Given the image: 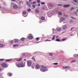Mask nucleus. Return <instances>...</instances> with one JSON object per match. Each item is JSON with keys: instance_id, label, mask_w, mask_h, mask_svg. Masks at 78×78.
Wrapping results in <instances>:
<instances>
[{"instance_id": "11", "label": "nucleus", "mask_w": 78, "mask_h": 78, "mask_svg": "<svg viewBox=\"0 0 78 78\" xmlns=\"http://www.w3.org/2000/svg\"><path fill=\"white\" fill-rule=\"evenodd\" d=\"M61 30V28H58L57 29V31H60Z\"/></svg>"}, {"instance_id": "22", "label": "nucleus", "mask_w": 78, "mask_h": 78, "mask_svg": "<svg viewBox=\"0 0 78 78\" xmlns=\"http://www.w3.org/2000/svg\"><path fill=\"white\" fill-rule=\"evenodd\" d=\"M49 6L51 7H53V5H52V4L51 3H49Z\"/></svg>"}, {"instance_id": "27", "label": "nucleus", "mask_w": 78, "mask_h": 78, "mask_svg": "<svg viewBox=\"0 0 78 78\" xmlns=\"http://www.w3.org/2000/svg\"><path fill=\"white\" fill-rule=\"evenodd\" d=\"M67 39L66 38H64L62 40V41H66Z\"/></svg>"}, {"instance_id": "15", "label": "nucleus", "mask_w": 78, "mask_h": 78, "mask_svg": "<svg viewBox=\"0 0 78 78\" xmlns=\"http://www.w3.org/2000/svg\"><path fill=\"white\" fill-rule=\"evenodd\" d=\"M66 28H67V26H63V30H65V29H66Z\"/></svg>"}, {"instance_id": "38", "label": "nucleus", "mask_w": 78, "mask_h": 78, "mask_svg": "<svg viewBox=\"0 0 78 78\" xmlns=\"http://www.w3.org/2000/svg\"><path fill=\"white\" fill-rule=\"evenodd\" d=\"M33 7L34 8H36V7L35 6V5H33Z\"/></svg>"}, {"instance_id": "10", "label": "nucleus", "mask_w": 78, "mask_h": 78, "mask_svg": "<svg viewBox=\"0 0 78 78\" xmlns=\"http://www.w3.org/2000/svg\"><path fill=\"white\" fill-rule=\"evenodd\" d=\"M3 47H4V44H0V47L2 48Z\"/></svg>"}, {"instance_id": "23", "label": "nucleus", "mask_w": 78, "mask_h": 78, "mask_svg": "<svg viewBox=\"0 0 78 78\" xmlns=\"http://www.w3.org/2000/svg\"><path fill=\"white\" fill-rule=\"evenodd\" d=\"M23 14H27V12H26V11H24L23 12Z\"/></svg>"}, {"instance_id": "30", "label": "nucleus", "mask_w": 78, "mask_h": 78, "mask_svg": "<svg viewBox=\"0 0 78 78\" xmlns=\"http://www.w3.org/2000/svg\"><path fill=\"white\" fill-rule=\"evenodd\" d=\"M36 40L38 41L39 40V37H37L36 38Z\"/></svg>"}, {"instance_id": "16", "label": "nucleus", "mask_w": 78, "mask_h": 78, "mask_svg": "<svg viewBox=\"0 0 78 78\" xmlns=\"http://www.w3.org/2000/svg\"><path fill=\"white\" fill-rule=\"evenodd\" d=\"M11 61L10 59H7L5 61H6V62H9V61Z\"/></svg>"}, {"instance_id": "20", "label": "nucleus", "mask_w": 78, "mask_h": 78, "mask_svg": "<svg viewBox=\"0 0 78 78\" xmlns=\"http://www.w3.org/2000/svg\"><path fill=\"white\" fill-rule=\"evenodd\" d=\"M19 46V45L18 44H15L13 45V47H18Z\"/></svg>"}, {"instance_id": "42", "label": "nucleus", "mask_w": 78, "mask_h": 78, "mask_svg": "<svg viewBox=\"0 0 78 78\" xmlns=\"http://www.w3.org/2000/svg\"><path fill=\"white\" fill-rule=\"evenodd\" d=\"M29 1L30 3H31V2H32V0H29Z\"/></svg>"}, {"instance_id": "28", "label": "nucleus", "mask_w": 78, "mask_h": 78, "mask_svg": "<svg viewBox=\"0 0 78 78\" xmlns=\"http://www.w3.org/2000/svg\"><path fill=\"white\" fill-rule=\"evenodd\" d=\"M74 57H75V58H76L77 57V54H75L74 55Z\"/></svg>"}, {"instance_id": "45", "label": "nucleus", "mask_w": 78, "mask_h": 78, "mask_svg": "<svg viewBox=\"0 0 78 78\" xmlns=\"http://www.w3.org/2000/svg\"><path fill=\"white\" fill-rule=\"evenodd\" d=\"M63 69H66V67H65V66H63Z\"/></svg>"}, {"instance_id": "8", "label": "nucleus", "mask_w": 78, "mask_h": 78, "mask_svg": "<svg viewBox=\"0 0 78 78\" xmlns=\"http://www.w3.org/2000/svg\"><path fill=\"white\" fill-rule=\"evenodd\" d=\"M26 4L27 5H28V6L29 7H31V5L30 3H29V2H26Z\"/></svg>"}, {"instance_id": "40", "label": "nucleus", "mask_w": 78, "mask_h": 78, "mask_svg": "<svg viewBox=\"0 0 78 78\" xmlns=\"http://www.w3.org/2000/svg\"><path fill=\"white\" fill-rule=\"evenodd\" d=\"M63 16H65V17H67V15H66L65 14L63 15Z\"/></svg>"}, {"instance_id": "17", "label": "nucleus", "mask_w": 78, "mask_h": 78, "mask_svg": "<svg viewBox=\"0 0 78 78\" xmlns=\"http://www.w3.org/2000/svg\"><path fill=\"white\" fill-rule=\"evenodd\" d=\"M58 14L59 15H60V16H61V15H62V12H59L58 13Z\"/></svg>"}, {"instance_id": "55", "label": "nucleus", "mask_w": 78, "mask_h": 78, "mask_svg": "<svg viewBox=\"0 0 78 78\" xmlns=\"http://www.w3.org/2000/svg\"><path fill=\"white\" fill-rule=\"evenodd\" d=\"M73 28H71V30H72L73 29Z\"/></svg>"}, {"instance_id": "53", "label": "nucleus", "mask_w": 78, "mask_h": 78, "mask_svg": "<svg viewBox=\"0 0 78 78\" xmlns=\"http://www.w3.org/2000/svg\"><path fill=\"white\" fill-rule=\"evenodd\" d=\"M34 3H35V2H33V4H34Z\"/></svg>"}, {"instance_id": "39", "label": "nucleus", "mask_w": 78, "mask_h": 78, "mask_svg": "<svg viewBox=\"0 0 78 78\" xmlns=\"http://www.w3.org/2000/svg\"><path fill=\"white\" fill-rule=\"evenodd\" d=\"M40 2L41 1L39 0L37 1V2H38V3H40Z\"/></svg>"}, {"instance_id": "26", "label": "nucleus", "mask_w": 78, "mask_h": 78, "mask_svg": "<svg viewBox=\"0 0 78 78\" xmlns=\"http://www.w3.org/2000/svg\"><path fill=\"white\" fill-rule=\"evenodd\" d=\"M73 13H74V14H75V15H77L78 14V13H77V12H74Z\"/></svg>"}, {"instance_id": "50", "label": "nucleus", "mask_w": 78, "mask_h": 78, "mask_svg": "<svg viewBox=\"0 0 78 78\" xmlns=\"http://www.w3.org/2000/svg\"><path fill=\"white\" fill-rule=\"evenodd\" d=\"M58 37H59V36H56V38H58Z\"/></svg>"}, {"instance_id": "18", "label": "nucleus", "mask_w": 78, "mask_h": 78, "mask_svg": "<svg viewBox=\"0 0 78 78\" xmlns=\"http://www.w3.org/2000/svg\"><path fill=\"white\" fill-rule=\"evenodd\" d=\"M32 59H33V60H34V62H36V60H35V58H34V57H32Z\"/></svg>"}, {"instance_id": "32", "label": "nucleus", "mask_w": 78, "mask_h": 78, "mask_svg": "<svg viewBox=\"0 0 78 78\" xmlns=\"http://www.w3.org/2000/svg\"><path fill=\"white\" fill-rule=\"evenodd\" d=\"M76 61V60H73L71 61V62H75Z\"/></svg>"}, {"instance_id": "60", "label": "nucleus", "mask_w": 78, "mask_h": 78, "mask_svg": "<svg viewBox=\"0 0 78 78\" xmlns=\"http://www.w3.org/2000/svg\"><path fill=\"white\" fill-rule=\"evenodd\" d=\"M38 42H37V43H38Z\"/></svg>"}, {"instance_id": "35", "label": "nucleus", "mask_w": 78, "mask_h": 78, "mask_svg": "<svg viewBox=\"0 0 78 78\" xmlns=\"http://www.w3.org/2000/svg\"><path fill=\"white\" fill-rule=\"evenodd\" d=\"M4 60H5V59H3V58L0 59V61H4Z\"/></svg>"}, {"instance_id": "57", "label": "nucleus", "mask_w": 78, "mask_h": 78, "mask_svg": "<svg viewBox=\"0 0 78 78\" xmlns=\"http://www.w3.org/2000/svg\"><path fill=\"white\" fill-rule=\"evenodd\" d=\"M0 71H1V68H0Z\"/></svg>"}, {"instance_id": "9", "label": "nucleus", "mask_w": 78, "mask_h": 78, "mask_svg": "<svg viewBox=\"0 0 78 78\" xmlns=\"http://www.w3.org/2000/svg\"><path fill=\"white\" fill-rule=\"evenodd\" d=\"M66 19L65 18L62 17L61 18L60 20H61V21H64Z\"/></svg>"}, {"instance_id": "19", "label": "nucleus", "mask_w": 78, "mask_h": 78, "mask_svg": "<svg viewBox=\"0 0 78 78\" xmlns=\"http://www.w3.org/2000/svg\"><path fill=\"white\" fill-rule=\"evenodd\" d=\"M35 12L36 13H39V11L38 9L36 10Z\"/></svg>"}, {"instance_id": "21", "label": "nucleus", "mask_w": 78, "mask_h": 78, "mask_svg": "<svg viewBox=\"0 0 78 78\" xmlns=\"http://www.w3.org/2000/svg\"><path fill=\"white\" fill-rule=\"evenodd\" d=\"M56 41H57L58 42H59V41H61V40H59V39L58 38L56 40Z\"/></svg>"}, {"instance_id": "36", "label": "nucleus", "mask_w": 78, "mask_h": 78, "mask_svg": "<svg viewBox=\"0 0 78 78\" xmlns=\"http://www.w3.org/2000/svg\"><path fill=\"white\" fill-rule=\"evenodd\" d=\"M15 42H18V40H16L15 41Z\"/></svg>"}, {"instance_id": "44", "label": "nucleus", "mask_w": 78, "mask_h": 78, "mask_svg": "<svg viewBox=\"0 0 78 78\" xmlns=\"http://www.w3.org/2000/svg\"><path fill=\"white\" fill-rule=\"evenodd\" d=\"M75 9V8H72L71 9V10H72V9Z\"/></svg>"}, {"instance_id": "34", "label": "nucleus", "mask_w": 78, "mask_h": 78, "mask_svg": "<svg viewBox=\"0 0 78 78\" xmlns=\"http://www.w3.org/2000/svg\"><path fill=\"white\" fill-rule=\"evenodd\" d=\"M41 5H45V2H42L41 3Z\"/></svg>"}, {"instance_id": "33", "label": "nucleus", "mask_w": 78, "mask_h": 78, "mask_svg": "<svg viewBox=\"0 0 78 78\" xmlns=\"http://www.w3.org/2000/svg\"><path fill=\"white\" fill-rule=\"evenodd\" d=\"M58 63H54L53 64L54 65H58Z\"/></svg>"}, {"instance_id": "5", "label": "nucleus", "mask_w": 78, "mask_h": 78, "mask_svg": "<svg viewBox=\"0 0 78 78\" xmlns=\"http://www.w3.org/2000/svg\"><path fill=\"white\" fill-rule=\"evenodd\" d=\"M11 8L12 9L13 8H14V9H17V6L16 5H14L13 6L12 5H11Z\"/></svg>"}, {"instance_id": "49", "label": "nucleus", "mask_w": 78, "mask_h": 78, "mask_svg": "<svg viewBox=\"0 0 78 78\" xmlns=\"http://www.w3.org/2000/svg\"><path fill=\"white\" fill-rule=\"evenodd\" d=\"M70 22H73V20H71L70 21Z\"/></svg>"}, {"instance_id": "24", "label": "nucleus", "mask_w": 78, "mask_h": 78, "mask_svg": "<svg viewBox=\"0 0 78 78\" xmlns=\"http://www.w3.org/2000/svg\"><path fill=\"white\" fill-rule=\"evenodd\" d=\"M55 36H56V35L53 36V37L52 38V40H54V39H55Z\"/></svg>"}, {"instance_id": "4", "label": "nucleus", "mask_w": 78, "mask_h": 78, "mask_svg": "<svg viewBox=\"0 0 78 78\" xmlns=\"http://www.w3.org/2000/svg\"><path fill=\"white\" fill-rule=\"evenodd\" d=\"M40 68V65L39 64H36L35 66L36 69H39Z\"/></svg>"}, {"instance_id": "6", "label": "nucleus", "mask_w": 78, "mask_h": 78, "mask_svg": "<svg viewBox=\"0 0 78 78\" xmlns=\"http://www.w3.org/2000/svg\"><path fill=\"white\" fill-rule=\"evenodd\" d=\"M2 67H6L7 65L5 63H3L2 64Z\"/></svg>"}, {"instance_id": "47", "label": "nucleus", "mask_w": 78, "mask_h": 78, "mask_svg": "<svg viewBox=\"0 0 78 78\" xmlns=\"http://www.w3.org/2000/svg\"><path fill=\"white\" fill-rule=\"evenodd\" d=\"M45 41H49V40L47 39L45 40Z\"/></svg>"}, {"instance_id": "43", "label": "nucleus", "mask_w": 78, "mask_h": 78, "mask_svg": "<svg viewBox=\"0 0 78 78\" xmlns=\"http://www.w3.org/2000/svg\"><path fill=\"white\" fill-rule=\"evenodd\" d=\"M58 6H62V5H61V4H58Z\"/></svg>"}, {"instance_id": "41", "label": "nucleus", "mask_w": 78, "mask_h": 78, "mask_svg": "<svg viewBox=\"0 0 78 78\" xmlns=\"http://www.w3.org/2000/svg\"><path fill=\"white\" fill-rule=\"evenodd\" d=\"M73 1H74V2H75L76 3L77 1H76V0H73Z\"/></svg>"}, {"instance_id": "7", "label": "nucleus", "mask_w": 78, "mask_h": 78, "mask_svg": "<svg viewBox=\"0 0 78 78\" xmlns=\"http://www.w3.org/2000/svg\"><path fill=\"white\" fill-rule=\"evenodd\" d=\"M69 5H65L63 6V8H67V7H69Z\"/></svg>"}, {"instance_id": "54", "label": "nucleus", "mask_w": 78, "mask_h": 78, "mask_svg": "<svg viewBox=\"0 0 78 78\" xmlns=\"http://www.w3.org/2000/svg\"><path fill=\"white\" fill-rule=\"evenodd\" d=\"M77 12H78V9H77Z\"/></svg>"}, {"instance_id": "51", "label": "nucleus", "mask_w": 78, "mask_h": 78, "mask_svg": "<svg viewBox=\"0 0 78 78\" xmlns=\"http://www.w3.org/2000/svg\"><path fill=\"white\" fill-rule=\"evenodd\" d=\"M13 2H15L16 0H12Z\"/></svg>"}, {"instance_id": "52", "label": "nucleus", "mask_w": 78, "mask_h": 78, "mask_svg": "<svg viewBox=\"0 0 78 78\" xmlns=\"http://www.w3.org/2000/svg\"><path fill=\"white\" fill-rule=\"evenodd\" d=\"M44 8H45L44 7H43L42 9H44Z\"/></svg>"}, {"instance_id": "46", "label": "nucleus", "mask_w": 78, "mask_h": 78, "mask_svg": "<svg viewBox=\"0 0 78 78\" xmlns=\"http://www.w3.org/2000/svg\"><path fill=\"white\" fill-rule=\"evenodd\" d=\"M40 4H39L38 5V7H39V6H40Z\"/></svg>"}, {"instance_id": "29", "label": "nucleus", "mask_w": 78, "mask_h": 78, "mask_svg": "<svg viewBox=\"0 0 78 78\" xmlns=\"http://www.w3.org/2000/svg\"><path fill=\"white\" fill-rule=\"evenodd\" d=\"M66 69H70V67L69 66H66Z\"/></svg>"}, {"instance_id": "1", "label": "nucleus", "mask_w": 78, "mask_h": 78, "mask_svg": "<svg viewBox=\"0 0 78 78\" xmlns=\"http://www.w3.org/2000/svg\"><path fill=\"white\" fill-rule=\"evenodd\" d=\"M22 60V58H21L19 60H16V61H17V62L16 63V66L18 67H25V66L23 65V63L21 62L19 63L20 61H21Z\"/></svg>"}, {"instance_id": "2", "label": "nucleus", "mask_w": 78, "mask_h": 78, "mask_svg": "<svg viewBox=\"0 0 78 78\" xmlns=\"http://www.w3.org/2000/svg\"><path fill=\"white\" fill-rule=\"evenodd\" d=\"M27 65L28 67H31L32 64V61L31 60H28L27 61Z\"/></svg>"}, {"instance_id": "25", "label": "nucleus", "mask_w": 78, "mask_h": 78, "mask_svg": "<svg viewBox=\"0 0 78 78\" xmlns=\"http://www.w3.org/2000/svg\"><path fill=\"white\" fill-rule=\"evenodd\" d=\"M9 76H12V73H9Z\"/></svg>"}, {"instance_id": "13", "label": "nucleus", "mask_w": 78, "mask_h": 78, "mask_svg": "<svg viewBox=\"0 0 78 78\" xmlns=\"http://www.w3.org/2000/svg\"><path fill=\"white\" fill-rule=\"evenodd\" d=\"M25 39L23 37L20 39V41H25Z\"/></svg>"}, {"instance_id": "61", "label": "nucleus", "mask_w": 78, "mask_h": 78, "mask_svg": "<svg viewBox=\"0 0 78 78\" xmlns=\"http://www.w3.org/2000/svg\"><path fill=\"white\" fill-rule=\"evenodd\" d=\"M71 36H72V34H71Z\"/></svg>"}, {"instance_id": "3", "label": "nucleus", "mask_w": 78, "mask_h": 78, "mask_svg": "<svg viewBox=\"0 0 78 78\" xmlns=\"http://www.w3.org/2000/svg\"><path fill=\"white\" fill-rule=\"evenodd\" d=\"M41 72H45L46 70V67L42 66H41V69H40Z\"/></svg>"}, {"instance_id": "37", "label": "nucleus", "mask_w": 78, "mask_h": 78, "mask_svg": "<svg viewBox=\"0 0 78 78\" xmlns=\"http://www.w3.org/2000/svg\"><path fill=\"white\" fill-rule=\"evenodd\" d=\"M27 11L29 12L30 11H31V9H29L27 10Z\"/></svg>"}, {"instance_id": "48", "label": "nucleus", "mask_w": 78, "mask_h": 78, "mask_svg": "<svg viewBox=\"0 0 78 78\" xmlns=\"http://www.w3.org/2000/svg\"><path fill=\"white\" fill-rule=\"evenodd\" d=\"M71 18H72V19H76V18H73V17H72Z\"/></svg>"}, {"instance_id": "31", "label": "nucleus", "mask_w": 78, "mask_h": 78, "mask_svg": "<svg viewBox=\"0 0 78 78\" xmlns=\"http://www.w3.org/2000/svg\"><path fill=\"white\" fill-rule=\"evenodd\" d=\"M53 54L52 53H50L49 54V56H53Z\"/></svg>"}, {"instance_id": "14", "label": "nucleus", "mask_w": 78, "mask_h": 78, "mask_svg": "<svg viewBox=\"0 0 78 78\" xmlns=\"http://www.w3.org/2000/svg\"><path fill=\"white\" fill-rule=\"evenodd\" d=\"M41 19L42 20H44V19H45V17L42 16L41 17Z\"/></svg>"}, {"instance_id": "58", "label": "nucleus", "mask_w": 78, "mask_h": 78, "mask_svg": "<svg viewBox=\"0 0 78 78\" xmlns=\"http://www.w3.org/2000/svg\"><path fill=\"white\" fill-rule=\"evenodd\" d=\"M77 57H78V55H77Z\"/></svg>"}, {"instance_id": "59", "label": "nucleus", "mask_w": 78, "mask_h": 78, "mask_svg": "<svg viewBox=\"0 0 78 78\" xmlns=\"http://www.w3.org/2000/svg\"><path fill=\"white\" fill-rule=\"evenodd\" d=\"M0 8H1V7H0Z\"/></svg>"}, {"instance_id": "12", "label": "nucleus", "mask_w": 78, "mask_h": 78, "mask_svg": "<svg viewBox=\"0 0 78 78\" xmlns=\"http://www.w3.org/2000/svg\"><path fill=\"white\" fill-rule=\"evenodd\" d=\"M28 38L29 39H33V37L31 36H30L28 37Z\"/></svg>"}, {"instance_id": "56", "label": "nucleus", "mask_w": 78, "mask_h": 78, "mask_svg": "<svg viewBox=\"0 0 78 78\" xmlns=\"http://www.w3.org/2000/svg\"><path fill=\"white\" fill-rule=\"evenodd\" d=\"M24 61H26V59H24Z\"/></svg>"}]
</instances>
